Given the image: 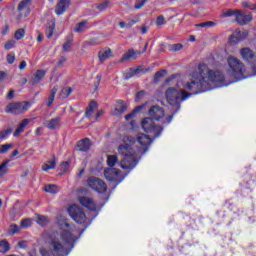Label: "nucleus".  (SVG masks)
Returning <instances> with one entry per match:
<instances>
[{"instance_id":"2f4dec72","label":"nucleus","mask_w":256,"mask_h":256,"mask_svg":"<svg viewBox=\"0 0 256 256\" xmlns=\"http://www.w3.org/2000/svg\"><path fill=\"white\" fill-rule=\"evenodd\" d=\"M12 133L13 128H7L5 130L0 131V141H5V139H9Z\"/></svg>"},{"instance_id":"6ab92c4d","label":"nucleus","mask_w":256,"mask_h":256,"mask_svg":"<svg viewBox=\"0 0 256 256\" xmlns=\"http://www.w3.org/2000/svg\"><path fill=\"white\" fill-rule=\"evenodd\" d=\"M79 203L82 205V207H86V209H89V211H97V204H95L93 199L87 196L80 197Z\"/></svg>"},{"instance_id":"aec40b11","label":"nucleus","mask_w":256,"mask_h":256,"mask_svg":"<svg viewBox=\"0 0 256 256\" xmlns=\"http://www.w3.org/2000/svg\"><path fill=\"white\" fill-rule=\"evenodd\" d=\"M248 35L249 33L247 31L236 30L230 36V43H240V41H243V39H247Z\"/></svg>"},{"instance_id":"f704fd0d","label":"nucleus","mask_w":256,"mask_h":256,"mask_svg":"<svg viewBox=\"0 0 256 256\" xmlns=\"http://www.w3.org/2000/svg\"><path fill=\"white\" fill-rule=\"evenodd\" d=\"M8 165H9V159L5 160L0 165V177H3L4 175H7V173H9V169L7 168Z\"/></svg>"},{"instance_id":"13d9d810","label":"nucleus","mask_w":256,"mask_h":256,"mask_svg":"<svg viewBox=\"0 0 256 256\" xmlns=\"http://www.w3.org/2000/svg\"><path fill=\"white\" fill-rule=\"evenodd\" d=\"M146 93L147 92H145L144 90H141V91L137 92L135 100L136 101H141V99L145 97Z\"/></svg>"},{"instance_id":"603ef678","label":"nucleus","mask_w":256,"mask_h":256,"mask_svg":"<svg viewBox=\"0 0 256 256\" xmlns=\"http://www.w3.org/2000/svg\"><path fill=\"white\" fill-rule=\"evenodd\" d=\"M6 60H7V63H9V65H13L15 63V53L7 54Z\"/></svg>"},{"instance_id":"5fc2aeb1","label":"nucleus","mask_w":256,"mask_h":256,"mask_svg":"<svg viewBox=\"0 0 256 256\" xmlns=\"http://www.w3.org/2000/svg\"><path fill=\"white\" fill-rule=\"evenodd\" d=\"M71 43H73L72 40H67L62 46L63 51L69 52V50L71 49Z\"/></svg>"},{"instance_id":"bb28decb","label":"nucleus","mask_w":256,"mask_h":256,"mask_svg":"<svg viewBox=\"0 0 256 256\" xmlns=\"http://www.w3.org/2000/svg\"><path fill=\"white\" fill-rule=\"evenodd\" d=\"M111 55H113V51H111V48H108L98 53V59L103 63L104 61H107Z\"/></svg>"},{"instance_id":"423d86ee","label":"nucleus","mask_w":256,"mask_h":256,"mask_svg":"<svg viewBox=\"0 0 256 256\" xmlns=\"http://www.w3.org/2000/svg\"><path fill=\"white\" fill-rule=\"evenodd\" d=\"M141 126L144 133H150L153 135L154 139H157V137H160L163 133L162 126L155 124L153 118L150 117L144 118L141 122Z\"/></svg>"},{"instance_id":"f03ea898","label":"nucleus","mask_w":256,"mask_h":256,"mask_svg":"<svg viewBox=\"0 0 256 256\" xmlns=\"http://www.w3.org/2000/svg\"><path fill=\"white\" fill-rule=\"evenodd\" d=\"M188 95L193 97V95H200V93H205L207 91H211V83L207 81V76L199 74L197 77L193 76V78L184 85Z\"/></svg>"},{"instance_id":"0eeeda50","label":"nucleus","mask_w":256,"mask_h":256,"mask_svg":"<svg viewBox=\"0 0 256 256\" xmlns=\"http://www.w3.org/2000/svg\"><path fill=\"white\" fill-rule=\"evenodd\" d=\"M31 108V102H11L5 107V113H10V115H23V113L29 111Z\"/></svg>"},{"instance_id":"4be33fe9","label":"nucleus","mask_w":256,"mask_h":256,"mask_svg":"<svg viewBox=\"0 0 256 256\" xmlns=\"http://www.w3.org/2000/svg\"><path fill=\"white\" fill-rule=\"evenodd\" d=\"M127 111V103L123 100H117L116 107L114 108L113 115L119 117Z\"/></svg>"},{"instance_id":"a878e982","label":"nucleus","mask_w":256,"mask_h":256,"mask_svg":"<svg viewBox=\"0 0 256 256\" xmlns=\"http://www.w3.org/2000/svg\"><path fill=\"white\" fill-rule=\"evenodd\" d=\"M29 123H30L29 119H23L13 133L14 137H19L21 135V133H23V131H25V127L27 125H29Z\"/></svg>"},{"instance_id":"9b49d317","label":"nucleus","mask_w":256,"mask_h":256,"mask_svg":"<svg viewBox=\"0 0 256 256\" xmlns=\"http://www.w3.org/2000/svg\"><path fill=\"white\" fill-rule=\"evenodd\" d=\"M104 176L107 181L116 183V185H119V183H121V181H123V176L121 175V170H119L117 168L105 169Z\"/></svg>"},{"instance_id":"c85d7f7f","label":"nucleus","mask_w":256,"mask_h":256,"mask_svg":"<svg viewBox=\"0 0 256 256\" xmlns=\"http://www.w3.org/2000/svg\"><path fill=\"white\" fill-rule=\"evenodd\" d=\"M45 193H51L52 195H57L59 193V186L55 184H48L44 187Z\"/></svg>"},{"instance_id":"c03bdc74","label":"nucleus","mask_w":256,"mask_h":256,"mask_svg":"<svg viewBox=\"0 0 256 256\" xmlns=\"http://www.w3.org/2000/svg\"><path fill=\"white\" fill-rule=\"evenodd\" d=\"M165 73H167V70H165V69L157 71L154 75L155 83H158V81H160L161 77H164Z\"/></svg>"},{"instance_id":"ddd939ff","label":"nucleus","mask_w":256,"mask_h":256,"mask_svg":"<svg viewBox=\"0 0 256 256\" xmlns=\"http://www.w3.org/2000/svg\"><path fill=\"white\" fill-rule=\"evenodd\" d=\"M137 143L143 147V154L149 151V147H151V143H153V139L146 134H138L135 138Z\"/></svg>"},{"instance_id":"49530a36","label":"nucleus","mask_w":256,"mask_h":256,"mask_svg":"<svg viewBox=\"0 0 256 256\" xmlns=\"http://www.w3.org/2000/svg\"><path fill=\"white\" fill-rule=\"evenodd\" d=\"M46 33L48 39H51L53 37V33H55V23H52V25L47 27Z\"/></svg>"},{"instance_id":"3c124183","label":"nucleus","mask_w":256,"mask_h":256,"mask_svg":"<svg viewBox=\"0 0 256 256\" xmlns=\"http://www.w3.org/2000/svg\"><path fill=\"white\" fill-rule=\"evenodd\" d=\"M215 22L213 21H206L199 24H196V27H214Z\"/></svg>"},{"instance_id":"de8ad7c7","label":"nucleus","mask_w":256,"mask_h":256,"mask_svg":"<svg viewBox=\"0 0 256 256\" xmlns=\"http://www.w3.org/2000/svg\"><path fill=\"white\" fill-rule=\"evenodd\" d=\"M166 24H167V21L165 20V16L159 15L156 18V25H157V27H161V26L166 25Z\"/></svg>"},{"instance_id":"774afa93","label":"nucleus","mask_w":256,"mask_h":256,"mask_svg":"<svg viewBox=\"0 0 256 256\" xmlns=\"http://www.w3.org/2000/svg\"><path fill=\"white\" fill-rule=\"evenodd\" d=\"M147 31H149V26H142L141 27V33H142V35H145V34H147Z\"/></svg>"},{"instance_id":"4c0bfd02","label":"nucleus","mask_w":256,"mask_h":256,"mask_svg":"<svg viewBox=\"0 0 256 256\" xmlns=\"http://www.w3.org/2000/svg\"><path fill=\"white\" fill-rule=\"evenodd\" d=\"M71 93H73V88L65 87L61 90L60 97H62V99H67Z\"/></svg>"},{"instance_id":"338daca9","label":"nucleus","mask_w":256,"mask_h":256,"mask_svg":"<svg viewBox=\"0 0 256 256\" xmlns=\"http://www.w3.org/2000/svg\"><path fill=\"white\" fill-rule=\"evenodd\" d=\"M15 97V90H10L7 94V99H13Z\"/></svg>"},{"instance_id":"20e7f679","label":"nucleus","mask_w":256,"mask_h":256,"mask_svg":"<svg viewBox=\"0 0 256 256\" xmlns=\"http://www.w3.org/2000/svg\"><path fill=\"white\" fill-rule=\"evenodd\" d=\"M198 73H200V75H204V77H206V81L209 83H220V85L225 83V76L223 73H221V71L209 69V66L205 63H200L198 65Z\"/></svg>"},{"instance_id":"58836bf2","label":"nucleus","mask_w":256,"mask_h":256,"mask_svg":"<svg viewBox=\"0 0 256 256\" xmlns=\"http://www.w3.org/2000/svg\"><path fill=\"white\" fill-rule=\"evenodd\" d=\"M23 37H25V29L19 28L18 30L15 31L14 39H16V41H21Z\"/></svg>"},{"instance_id":"052dcab7","label":"nucleus","mask_w":256,"mask_h":256,"mask_svg":"<svg viewBox=\"0 0 256 256\" xmlns=\"http://www.w3.org/2000/svg\"><path fill=\"white\" fill-rule=\"evenodd\" d=\"M55 101V96H53V95H49V97H48V102H47V106L48 107H51V105H53V102Z\"/></svg>"},{"instance_id":"f257e3e1","label":"nucleus","mask_w":256,"mask_h":256,"mask_svg":"<svg viewBox=\"0 0 256 256\" xmlns=\"http://www.w3.org/2000/svg\"><path fill=\"white\" fill-rule=\"evenodd\" d=\"M77 236L73 235L70 230H62L59 232H52L46 238V245L53 256H69L73 251Z\"/></svg>"},{"instance_id":"473e14b6","label":"nucleus","mask_w":256,"mask_h":256,"mask_svg":"<svg viewBox=\"0 0 256 256\" xmlns=\"http://www.w3.org/2000/svg\"><path fill=\"white\" fill-rule=\"evenodd\" d=\"M11 249V244L7 240L0 241V253H7Z\"/></svg>"},{"instance_id":"b1692460","label":"nucleus","mask_w":256,"mask_h":256,"mask_svg":"<svg viewBox=\"0 0 256 256\" xmlns=\"http://www.w3.org/2000/svg\"><path fill=\"white\" fill-rule=\"evenodd\" d=\"M98 107H99V104L97 103V101L95 100L90 101V103L86 107L85 118L91 119V117H93V113L97 111Z\"/></svg>"},{"instance_id":"e433bc0d","label":"nucleus","mask_w":256,"mask_h":256,"mask_svg":"<svg viewBox=\"0 0 256 256\" xmlns=\"http://www.w3.org/2000/svg\"><path fill=\"white\" fill-rule=\"evenodd\" d=\"M87 29V20H83L80 23H78L74 29L75 33H82V31H85Z\"/></svg>"},{"instance_id":"c9c22d12","label":"nucleus","mask_w":256,"mask_h":256,"mask_svg":"<svg viewBox=\"0 0 256 256\" xmlns=\"http://www.w3.org/2000/svg\"><path fill=\"white\" fill-rule=\"evenodd\" d=\"M55 167H57V162L51 160L42 166V171H51V169H55Z\"/></svg>"},{"instance_id":"ea45409f","label":"nucleus","mask_w":256,"mask_h":256,"mask_svg":"<svg viewBox=\"0 0 256 256\" xmlns=\"http://www.w3.org/2000/svg\"><path fill=\"white\" fill-rule=\"evenodd\" d=\"M169 51H172V53H175L177 51H181L183 49V44L177 43V44H170L168 46Z\"/></svg>"},{"instance_id":"6e6d98bb","label":"nucleus","mask_w":256,"mask_h":256,"mask_svg":"<svg viewBox=\"0 0 256 256\" xmlns=\"http://www.w3.org/2000/svg\"><path fill=\"white\" fill-rule=\"evenodd\" d=\"M147 1L149 0H141V1H137L134 5L135 9H142V7H145V3H147Z\"/></svg>"},{"instance_id":"1a4fd4ad","label":"nucleus","mask_w":256,"mask_h":256,"mask_svg":"<svg viewBox=\"0 0 256 256\" xmlns=\"http://www.w3.org/2000/svg\"><path fill=\"white\" fill-rule=\"evenodd\" d=\"M68 213L70 217L79 225H85L87 223V215L85 211L77 205H71L68 207Z\"/></svg>"},{"instance_id":"7c9ffc66","label":"nucleus","mask_w":256,"mask_h":256,"mask_svg":"<svg viewBox=\"0 0 256 256\" xmlns=\"http://www.w3.org/2000/svg\"><path fill=\"white\" fill-rule=\"evenodd\" d=\"M239 13V9H227L223 10L222 17H235L237 18V14Z\"/></svg>"},{"instance_id":"09e8293b","label":"nucleus","mask_w":256,"mask_h":256,"mask_svg":"<svg viewBox=\"0 0 256 256\" xmlns=\"http://www.w3.org/2000/svg\"><path fill=\"white\" fill-rule=\"evenodd\" d=\"M71 165V163L69 161H64L61 163L60 165V171L62 173H67V171H69V166Z\"/></svg>"},{"instance_id":"37998d69","label":"nucleus","mask_w":256,"mask_h":256,"mask_svg":"<svg viewBox=\"0 0 256 256\" xmlns=\"http://www.w3.org/2000/svg\"><path fill=\"white\" fill-rule=\"evenodd\" d=\"M139 21H141L139 17H136L135 19H128L126 22V29H131V27H133V25H137Z\"/></svg>"},{"instance_id":"864d4df0","label":"nucleus","mask_w":256,"mask_h":256,"mask_svg":"<svg viewBox=\"0 0 256 256\" xmlns=\"http://www.w3.org/2000/svg\"><path fill=\"white\" fill-rule=\"evenodd\" d=\"M18 231H19V225L17 224L10 225V230H9L10 235H15V233H17Z\"/></svg>"},{"instance_id":"9d476101","label":"nucleus","mask_w":256,"mask_h":256,"mask_svg":"<svg viewBox=\"0 0 256 256\" xmlns=\"http://www.w3.org/2000/svg\"><path fill=\"white\" fill-rule=\"evenodd\" d=\"M88 186L96 193H107V184L101 178L92 176L87 180Z\"/></svg>"},{"instance_id":"69168bd1","label":"nucleus","mask_w":256,"mask_h":256,"mask_svg":"<svg viewBox=\"0 0 256 256\" xmlns=\"http://www.w3.org/2000/svg\"><path fill=\"white\" fill-rule=\"evenodd\" d=\"M57 91H59V86L56 85L52 88L50 95L55 97V95H57Z\"/></svg>"},{"instance_id":"dca6fc26","label":"nucleus","mask_w":256,"mask_h":256,"mask_svg":"<svg viewBox=\"0 0 256 256\" xmlns=\"http://www.w3.org/2000/svg\"><path fill=\"white\" fill-rule=\"evenodd\" d=\"M235 21L238 25H249L253 21V14H245L242 10H238Z\"/></svg>"},{"instance_id":"39448f33","label":"nucleus","mask_w":256,"mask_h":256,"mask_svg":"<svg viewBox=\"0 0 256 256\" xmlns=\"http://www.w3.org/2000/svg\"><path fill=\"white\" fill-rule=\"evenodd\" d=\"M227 63L229 67V75L237 80L243 79V76L245 75V64L235 56H229Z\"/></svg>"},{"instance_id":"cd10ccee","label":"nucleus","mask_w":256,"mask_h":256,"mask_svg":"<svg viewBox=\"0 0 256 256\" xmlns=\"http://www.w3.org/2000/svg\"><path fill=\"white\" fill-rule=\"evenodd\" d=\"M137 55H141V52H135L134 49H129L121 58V61H129V59H137Z\"/></svg>"},{"instance_id":"f8f14e48","label":"nucleus","mask_w":256,"mask_h":256,"mask_svg":"<svg viewBox=\"0 0 256 256\" xmlns=\"http://www.w3.org/2000/svg\"><path fill=\"white\" fill-rule=\"evenodd\" d=\"M120 167L125 171H133V169L137 167V159H135V155L124 157L120 162Z\"/></svg>"},{"instance_id":"a211bd4d","label":"nucleus","mask_w":256,"mask_h":256,"mask_svg":"<svg viewBox=\"0 0 256 256\" xmlns=\"http://www.w3.org/2000/svg\"><path fill=\"white\" fill-rule=\"evenodd\" d=\"M90 150H91V139L84 138L77 142L76 151L87 153V151H90Z\"/></svg>"},{"instance_id":"6e6552de","label":"nucleus","mask_w":256,"mask_h":256,"mask_svg":"<svg viewBox=\"0 0 256 256\" xmlns=\"http://www.w3.org/2000/svg\"><path fill=\"white\" fill-rule=\"evenodd\" d=\"M123 142L125 144H121L118 147V153L119 155H122L125 157H131L135 154H133V148H131V145H135L137 143V140L133 136H124Z\"/></svg>"},{"instance_id":"2eb2a0df","label":"nucleus","mask_w":256,"mask_h":256,"mask_svg":"<svg viewBox=\"0 0 256 256\" xmlns=\"http://www.w3.org/2000/svg\"><path fill=\"white\" fill-rule=\"evenodd\" d=\"M29 5H31V0H22L18 4V11L20 12V15H18V19H21L24 15V17H29L31 14V8H29Z\"/></svg>"},{"instance_id":"8fccbe9b","label":"nucleus","mask_w":256,"mask_h":256,"mask_svg":"<svg viewBox=\"0 0 256 256\" xmlns=\"http://www.w3.org/2000/svg\"><path fill=\"white\" fill-rule=\"evenodd\" d=\"M242 7H244L245 9H250V11H256V5L251 2H242Z\"/></svg>"},{"instance_id":"a18cd8bd","label":"nucleus","mask_w":256,"mask_h":256,"mask_svg":"<svg viewBox=\"0 0 256 256\" xmlns=\"http://www.w3.org/2000/svg\"><path fill=\"white\" fill-rule=\"evenodd\" d=\"M109 0H105L104 2L98 4L96 6V9H98V11H107V8L109 7Z\"/></svg>"},{"instance_id":"a19ab883","label":"nucleus","mask_w":256,"mask_h":256,"mask_svg":"<svg viewBox=\"0 0 256 256\" xmlns=\"http://www.w3.org/2000/svg\"><path fill=\"white\" fill-rule=\"evenodd\" d=\"M15 45H17V41H15L14 39H10V40L6 41V43L4 44V49L6 51H9V50L13 49V47H15Z\"/></svg>"},{"instance_id":"680f3d73","label":"nucleus","mask_w":256,"mask_h":256,"mask_svg":"<svg viewBox=\"0 0 256 256\" xmlns=\"http://www.w3.org/2000/svg\"><path fill=\"white\" fill-rule=\"evenodd\" d=\"M130 71H132V73H134V75H137V74L141 73V66H138L136 68H130Z\"/></svg>"},{"instance_id":"393cba45","label":"nucleus","mask_w":256,"mask_h":256,"mask_svg":"<svg viewBox=\"0 0 256 256\" xmlns=\"http://www.w3.org/2000/svg\"><path fill=\"white\" fill-rule=\"evenodd\" d=\"M45 75H47V71L37 70L34 75V78H32V80H31L32 85H37V83H41L43 78H45Z\"/></svg>"},{"instance_id":"72a5a7b5","label":"nucleus","mask_w":256,"mask_h":256,"mask_svg":"<svg viewBox=\"0 0 256 256\" xmlns=\"http://www.w3.org/2000/svg\"><path fill=\"white\" fill-rule=\"evenodd\" d=\"M118 161H119V158L117 157V155H109L107 157L108 167H111V168L115 167V165H117Z\"/></svg>"},{"instance_id":"4468645a","label":"nucleus","mask_w":256,"mask_h":256,"mask_svg":"<svg viewBox=\"0 0 256 256\" xmlns=\"http://www.w3.org/2000/svg\"><path fill=\"white\" fill-rule=\"evenodd\" d=\"M148 114L150 115V119L159 121L165 117V110L162 107L155 105L150 107Z\"/></svg>"},{"instance_id":"5701e85b","label":"nucleus","mask_w":256,"mask_h":256,"mask_svg":"<svg viewBox=\"0 0 256 256\" xmlns=\"http://www.w3.org/2000/svg\"><path fill=\"white\" fill-rule=\"evenodd\" d=\"M61 117H55L46 121V128L50 131H55V129H61Z\"/></svg>"},{"instance_id":"4d7b16f0","label":"nucleus","mask_w":256,"mask_h":256,"mask_svg":"<svg viewBox=\"0 0 256 256\" xmlns=\"http://www.w3.org/2000/svg\"><path fill=\"white\" fill-rule=\"evenodd\" d=\"M21 227H23L24 229H27L29 227H31V220L29 219H24L21 221Z\"/></svg>"},{"instance_id":"f3484780","label":"nucleus","mask_w":256,"mask_h":256,"mask_svg":"<svg viewBox=\"0 0 256 256\" xmlns=\"http://www.w3.org/2000/svg\"><path fill=\"white\" fill-rule=\"evenodd\" d=\"M240 55L246 63H253V61H255L256 54L251 48L245 47L240 49Z\"/></svg>"},{"instance_id":"0e129e2a","label":"nucleus","mask_w":256,"mask_h":256,"mask_svg":"<svg viewBox=\"0 0 256 256\" xmlns=\"http://www.w3.org/2000/svg\"><path fill=\"white\" fill-rule=\"evenodd\" d=\"M132 77H135V74L133 73L132 70H130V72L126 73L124 76V79H131Z\"/></svg>"},{"instance_id":"bf43d9fd","label":"nucleus","mask_w":256,"mask_h":256,"mask_svg":"<svg viewBox=\"0 0 256 256\" xmlns=\"http://www.w3.org/2000/svg\"><path fill=\"white\" fill-rule=\"evenodd\" d=\"M9 33V24H6L2 30H1V35L2 37H5V35H7Z\"/></svg>"},{"instance_id":"7ed1b4c3","label":"nucleus","mask_w":256,"mask_h":256,"mask_svg":"<svg viewBox=\"0 0 256 256\" xmlns=\"http://www.w3.org/2000/svg\"><path fill=\"white\" fill-rule=\"evenodd\" d=\"M166 100L172 107L181 109V103L187 101L191 98V94H187V90L181 89L180 91L177 88L170 87L165 92Z\"/></svg>"},{"instance_id":"412c9836","label":"nucleus","mask_w":256,"mask_h":256,"mask_svg":"<svg viewBox=\"0 0 256 256\" xmlns=\"http://www.w3.org/2000/svg\"><path fill=\"white\" fill-rule=\"evenodd\" d=\"M71 5V0H60L55 8L56 15H63L69 6Z\"/></svg>"},{"instance_id":"79ce46f5","label":"nucleus","mask_w":256,"mask_h":256,"mask_svg":"<svg viewBox=\"0 0 256 256\" xmlns=\"http://www.w3.org/2000/svg\"><path fill=\"white\" fill-rule=\"evenodd\" d=\"M10 149H13V144L0 145V155H4V153H7Z\"/></svg>"},{"instance_id":"c756f323","label":"nucleus","mask_w":256,"mask_h":256,"mask_svg":"<svg viewBox=\"0 0 256 256\" xmlns=\"http://www.w3.org/2000/svg\"><path fill=\"white\" fill-rule=\"evenodd\" d=\"M142 109H145V105H139L136 108H134V110L131 113L125 115L126 121H131V119H133V117H135V115H137V113L142 111Z\"/></svg>"},{"instance_id":"e2e57ef3","label":"nucleus","mask_w":256,"mask_h":256,"mask_svg":"<svg viewBox=\"0 0 256 256\" xmlns=\"http://www.w3.org/2000/svg\"><path fill=\"white\" fill-rule=\"evenodd\" d=\"M67 61V58L61 57L57 63V67H62V65Z\"/></svg>"}]
</instances>
